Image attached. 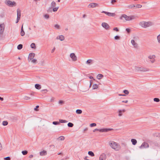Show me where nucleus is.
I'll return each instance as SVG.
<instances>
[{
  "mask_svg": "<svg viewBox=\"0 0 160 160\" xmlns=\"http://www.w3.org/2000/svg\"><path fill=\"white\" fill-rule=\"evenodd\" d=\"M5 29V24L4 23L0 24V34L2 35Z\"/></svg>",
  "mask_w": 160,
  "mask_h": 160,
  "instance_id": "nucleus-9",
  "label": "nucleus"
},
{
  "mask_svg": "<svg viewBox=\"0 0 160 160\" xmlns=\"http://www.w3.org/2000/svg\"><path fill=\"white\" fill-rule=\"evenodd\" d=\"M2 124L3 126H6L8 124V122L7 121H3L2 122Z\"/></svg>",
  "mask_w": 160,
  "mask_h": 160,
  "instance_id": "nucleus-34",
  "label": "nucleus"
},
{
  "mask_svg": "<svg viewBox=\"0 0 160 160\" xmlns=\"http://www.w3.org/2000/svg\"><path fill=\"white\" fill-rule=\"evenodd\" d=\"M47 154V152L45 150H43L40 152V155L41 156H43L46 155Z\"/></svg>",
  "mask_w": 160,
  "mask_h": 160,
  "instance_id": "nucleus-19",
  "label": "nucleus"
},
{
  "mask_svg": "<svg viewBox=\"0 0 160 160\" xmlns=\"http://www.w3.org/2000/svg\"><path fill=\"white\" fill-rule=\"evenodd\" d=\"M22 48V45L21 44L18 45L17 46V48L18 50H20Z\"/></svg>",
  "mask_w": 160,
  "mask_h": 160,
  "instance_id": "nucleus-31",
  "label": "nucleus"
},
{
  "mask_svg": "<svg viewBox=\"0 0 160 160\" xmlns=\"http://www.w3.org/2000/svg\"><path fill=\"white\" fill-rule=\"evenodd\" d=\"M58 8V7L54 8H53L52 10L53 12H56L57 11Z\"/></svg>",
  "mask_w": 160,
  "mask_h": 160,
  "instance_id": "nucleus-44",
  "label": "nucleus"
},
{
  "mask_svg": "<svg viewBox=\"0 0 160 160\" xmlns=\"http://www.w3.org/2000/svg\"><path fill=\"white\" fill-rule=\"evenodd\" d=\"M103 77V76L102 74H98L97 75V79L100 80V79H101Z\"/></svg>",
  "mask_w": 160,
  "mask_h": 160,
  "instance_id": "nucleus-25",
  "label": "nucleus"
},
{
  "mask_svg": "<svg viewBox=\"0 0 160 160\" xmlns=\"http://www.w3.org/2000/svg\"><path fill=\"white\" fill-rule=\"evenodd\" d=\"M88 129V128H86L85 129H84L83 131H87Z\"/></svg>",
  "mask_w": 160,
  "mask_h": 160,
  "instance_id": "nucleus-61",
  "label": "nucleus"
},
{
  "mask_svg": "<svg viewBox=\"0 0 160 160\" xmlns=\"http://www.w3.org/2000/svg\"><path fill=\"white\" fill-rule=\"evenodd\" d=\"M82 112V111L80 109H77L76 110V113L78 114H80Z\"/></svg>",
  "mask_w": 160,
  "mask_h": 160,
  "instance_id": "nucleus-29",
  "label": "nucleus"
},
{
  "mask_svg": "<svg viewBox=\"0 0 160 160\" xmlns=\"http://www.w3.org/2000/svg\"><path fill=\"white\" fill-rule=\"evenodd\" d=\"M35 87L36 88L39 90L41 88V85L38 84H36L35 85Z\"/></svg>",
  "mask_w": 160,
  "mask_h": 160,
  "instance_id": "nucleus-24",
  "label": "nucleus"
},
{
  "mask_svg": "<svg viewBox=\"0 0 160 160\" xmlns=\"http://www.w3.org/2000/svg\"><path fill=\"white\" fill-rule=\"evenodd\" d=\"M70 57L73 61H76L77 60V57L75 53H71Z\"/></svg>",
  "mask_w": 160,
  "mask_h": 160,
  "instance_id": "nucleus-12",
  "label": "nucleus"
},
{
  "mask_svg": "<svg viewBox=\"0 0 160 160\" xmlns=\"http://www.w3.org/2000/svg\"><path fill=\"white\" fill-rule=\"evenodd\" d=\"M39 107V106L37 105L36 106V108H34V110L35 111H37V108H38Z\"/></svg>",
  "mask_w": 160,
  "mask_h": 160,
  "instance_id": "nucleus-56",
  "label": "nucleus"
},
{
  "mask_svg": "<svg viewBox=\"0 0 160 160\" xmlns=\"http://www.w3.org/2000/svg\"><path fill=\"white\" fill-rule=\"evenodd\" d=\"M52 124L54 125H57L59 124L60 123L58 122L54 121L52 122Z\"/></svg>",
  "mask_w": 160,
  "mask_h": 160,
  "instance_id": "nucleus-39",
  "label": "nucleus"
},
{
  "mask_svg": "<svg viewBox=\"0 0 160 160\" xmlns=\"http://www.w3.org/2000/svg\"><path fill=\"white\" fill-rule=\"evenodd\" d=\"M0 100H1V101H3V98L0 97Z\"/></svg>",
  "mask_w": 160,
  "mask_h": 160,
  "instance_id": "nucleus-64",
  "label": "nucleus"
},
{
  "mask_svg": "<svg viewBox=\"0 0 160 160\" xmlns=\"http://www.w3.org/2000/svg\"><path fill=\"white\" fill-rule=\"evenodd\" d=\"M131 43L133 47L136 48H138V44L134 40H132Z\"/></svg>",
  "mask_w": 160,
  "mask_h": 160,
  "instance_id": "nucleus-11",
  "label": "nucleus"
},
{
  "mask_svg": "<svg viewBox=\"0 0 160 160\" xmlns=\"http://www.w3.org/2000/svg\"><path fill=\"white\" fill-rule=\"evenodd\" d=\"M114 39L117 40H118L120 39V37L118 36H116L114 38Z\"/></svg>",
  "mask_w": 160,
  "mask_h": 160,
  "instance_id": "nucleus-41",
  "label": "nucleus"
},
{
  "mask_svg": "<svg viewBox=\"0 0 160 160\" xmlns=\"http://www.w3.org/2000/svg\"><path fill=\"white\" fill-rule=\"evenodd\" d=\"M135 71L136 72H148L150 71V69L147 68L143 67H138L135 66L134 67Z\"/></svg>",
  "mask_w": 160,
  "mask_h": 160,
  "instance_id": "nucleus-3",
  "label": "nucleus"
},
{
  "mask_svg": "<svg viewBox=\"0 0 160 160\" xmlns=\"http://www.w3.org/2000/svg\"><path fill=\"white\" fill-rule=\"evenodd\" d=\"M44 17L46 19H48L49 18V16L48 14H46L44 16Z\"/></svg>",
  "mask_w": 160,
  "mask_h": 160,
  "instance_id": "nucleus-40",
  "label": "nucleus"
},
{
  "mask_svg": "<svg viewBox=\"0 0 160 160\" xmlns=\"http://www.w3.org/2000/svg\"><path fill=\"white\" fill-rule=\"evenodd\" d=\"M96 126V124L95 123H92L90 125V127H93L95 126Z\"/></svg>",
  "mask_w": 160,
  "mask_h": 160,
  "instance_id": "nucleus-43",
  "label": "nucleus"
},
{
  "mask_svg": "<svg viewBox=\"0 0 160 160\" xmlns=\"http://www.w3.org/2000/svg\"><path fill=\"white\" fill-rule=\"evenodd\" d=\"M28 151H22V153L23 155H26L28 153Z\"/></svg>",
  "mask_w": 160,
  "mask_h": 160,
  "instance_id": "nucleus-37",
  "label": "nucleus"
},
{
  "mask_svg": "<svg viewBox=\"0 0 160 160\" xmlns=\"http://www.w3.org/2000/svg\"><path fill=\"white\" fill-rule=\"evenodd\" d=\"M20 17H17V21L16 22V23H18V22H19V21L20 20Z\"/></svg>",
  "mask_w": 160,
  "mask_h": 160,
  "instance_id": "nucleus-48",
  "label": "nucleus"
},
{
  "mask_svg": "<svg viewBox=\"0 0 160 160\" xmlns=\"http://www.w3.org/2000/svg\"><path fill=\"white\" fill-rule=\"evenodd\" d=\"M138 18V17L135 15L128 16L126 14H123L120 17V19L122 20H125L126 21H129L134 19Z\"/></svg>",
  "mask_w": 160,
  "mask_h": 160,
  "instance_id": "nucleus-1",
  "label": "nucleus"
},
{
  "mask_svg": "<svg viewBox=\"0 0 160 160\" xmlns=\"http://www.w3.org/2000/svg\"><path fill=\"white\" fill-rule=\"evenodd\" d=\"M125 111V109H123V110H119L118 111L119 114H118V116H122V112H124Z\"/></svg>",
  "mask_w": 160,
  "mask_h": 160,
  "instance_id": "nucleus-21",
  "label": "nucleus"
},
{
  "mask_svg": "<svg viewBox=\"0 0 160 160\" xmlns=\"http://www.w3.org/2000/svg\"><path fill=\"white\" fill-rule=\"evenodd\" d=\"M17 17H21V11L19 9H18L17 10Z\"/></svg>",
  "mask_w": 160,
  "mask_h": 160,
  "instance_id": "nucleus-23",
  "label": "nucleus"
},
{
  "mask_svg": "<svg viewBox=\"0 0 160 160\" xmlns=\"http://www.w3.org/2000/svg\"><path fill=\"white\" fill-rule=\"evenodd\" d=\"M88 154L92 157H93L94 156V154L93 152L91 151H89L88 153Z\"/></svg>",
  "mask_w": 160,
  "mask_h": 160,
  "instance_id": "nucleus-26",
  "label": "nucleus"
},
{
  "mask_svg": "<svg viewBox=\"0 0 160 160\" xmlns=\"http://www.w3.org/2000/svg\"><path fill=\"white\" fill-rule=\"evenodd\" d=\"M157 39L158 43H160V34L157 36Z\"/></svg>",
  "mask_w": 160,
  "mask_h": 160,
  "instance_id": "nucleus-35",
  "label": "nucleus"
},
{
  "mask_svg": "<svg viewBox=\"0 0 160 160\" xmlns=\"http://www.w3.org/2000/svg\"><path fill=\"white\" fill-rule=\"evenodd\" d=\"M109 144L112 149L116 150H118L120 149V147L119 145L117 143L115 142L114 141H112L109 142Z\"/></svg>",
  "mask_w": 160,
  "mask_h": 160,
  "instance_id": "nucleus-2",
  "label": "nucleus"
},
{
  "mask_svg": "<svg viewBox=\"0 0 160 160\" xmlns=\"http://www.w3.org/2000/svg\"><path fill=\"white\" fill-rule=\"evenodd\" d=\"M57 39H60L61 41H62L64 39V37L63 35H60L59 37H57L56 38Z\"/></svg>",
  "mask_w": 160,
  "mask_h": 160,
  "instance_id": "nucleus-20",
  "label": "nucleus"
},
{
  "mask_svg": "<svg viewBox=\"0 0 160 160\" xmlns=\"http://www.w3.org/2000/svg\"><path fill=\"white\" fill-rule=\"evenodd\" d=\"M68 122L66 120H62V119H59V123H65L67 122Z\"/></svg>",
  "mask_w": 160,
  "mask_h": 160,
  "instance_id": "nucleus-33",
  "label": "nucleus"
},
{
  "mask_svg": "<svg viewBox=\"0 0 160 160\" xmlns=\"http://www.w3.org/2000/svg\"><path fill=\"white\" fill-rule=\"evenodd\" d=\"M102 13H105V14L108 15L109 16L113 17L115 15V14L114 13H111L109 12H108L106 11H103L102 12Z\"/></svg>",
  "mask_w": 160,
  "mask_h": 160,
  "instance_id": "nucleus-14",
  "label": "nucleus"
},
{
  "mask_svg": "<svg viewBox=\"0 0 160 160\" xmlns=\"http://www.w3.org/2000/svg\"><path fill=\"white\" fill-rule=\"evenodd\" d=\"M98 88V85L97 84H94L92 86V89H97Z\"/></svg>",
  "mask_w": 160,
  "mask_h": 160,
  "instance_id": "nucleus-27",
  "label": "nucleus"
},
{
  "mask_svg": "<svg viewBox=\"0 0 160 160\" xmlns=\"http://www.w3.org/2000/svg\"><path fill=\"white\" fill-rule=\"evenodd\" d=\"M106 158V155L104 153H102L100 155L99 160H105Z\"/></svg>",
  "mask_w": 160,
  "mask_h": 160,
  "instance_id": "nucleus-16",
  "label": "nucleus"
},
{
  "mask_svg": "<svg viewBox=\"0 0 160 160\" xmlns=\"http://www.w3.org/2000/svg\"><path fill=\"white\" fill-rule=\"evenodd\" d=\"M112 129V128H102L101 129L96 128L93 130V132H95L96 131H99L101 132H106L110 131Z\"/></svg>",
  "mask_w": 160,
  "mask_h": 160,
  "instance_id": "nucleus-7",
  "label": "nucleus"
},
{
  "mask_svg": "<svg viewBox=\"0 0 160 160\" xmlns=\"http://www.w3.org/2000/svg\"><path fill=\"white\" fill-rule=\"evenodd\" d=\"M149 147V145L148 143L144 142L142 143L141 146L139 147V148L141 149L148 148Z\"/></svg>",
  "mask_w": 160,
  "mask_h": 160,
  "instance_id": "nucleus-10",
  "label": "nucleus"
},
{
  "mask_svg": "<svg viewBox=\"0 0 160 160\" xmlns=\"http://www.w3.org/2000/svg\"><path fill=\"white\" fill-rule=\"evenodd\" d=\"M20 34H21V36H23L24 35L25 33L23 31V32H21Z\"/></svg>",
  "mask_w": 160,
  "mask_h": 160,
  "instance_id": "nucleus-49",
  "label": "nucleus"
},
{
  "mask_svg": "<svg viewBox=\"0 0 160 160\" xmlns=\"http://www.w3.org/2000/svg\"><path fill=\"white\" fill-rule=\"evenodd\" d=\"M33 157V155H32L31 154L29 156V157L30 158H32Z\"/></svg>",
  "mask_w": 160,
  "mask_h": 160,
  "instance_id": "nucleus-63",
  "label": "nucleus"
},
{
  "mask_svg": "<svg viewBox=\"0 0 160 160\" xmlns=\"http://www.w3.org/2000/svg\"><path fill=\"white\" fill-rule=\"evenodd\" d=\"M5 2L6 5L10 7L15 6L16 5L15 2L14 1L12 2L9 0H6Z\"/></svg>",
  "mask_w": 160,
  "mask_h": 160,
  "instance_id": "nucleus-6",
  "label": "nucleus"
},
{
  "mask_svg": "<svg viewBox=\"0 0 160 160\" xmlns=\"http://www.w3.org/2000/svg\"><path fill=\"white\" fill-rule=\"evenodd\" d=\"M73 124L71 122H69L68 124V126L69 127H73Z\"/></svg>",
  "mask_w": 160,
  "mask_h": 160,
  "instance_id": "nucleus-32",
  "label": "nucleus"
},
{
  "mask_svg": "<svg viewBox=\"0 0 160 160\" xmlns=\"http://www.w3.org/2000/svg\"><path fill=\"white\" fill-rule=\"evenodd\" d=\"M31 62L33 63H36L37 62V61L36 59H32Z\"/></svg>",
  "mask_w": 160,
  "mask_h": 160,
  "instance_id": "nucleus-38",
  "label": "nucleus"
},
{
  "mask_svg": "<svg viewBox=\"0 0 160 160\" xmlns=\"http://www.w3.org/2000/svg\"><path fill=\"white\" fill-rule=\"evenodd\" d=\"M23 31H23V25H22V28H21V32H23Z\"/></svg>",
  "mask_w": 160,
  "mask_h": 160,
  "instance_id": "nucleus-59",
  "label": "nucleus"
},
{
  "mask_svg": "<svg viewBox=\"0 0 160 160\" xmlns=\"http://www.w3.org/2000/svg\"><path fill=\"white\" fill-rule=\"evenodd\" d=\"M58 139H59L60 140L62 141L64 140L65 138L63 136H61L59 137Z\"/></svg>",
  "mask_w": 160,
  "mask_h": 160,
  "instance_id": "nucleus-36",
  "label": "nucleus"
},
{
  "mask_svg": "<svg viewBox=\"0 0 160 160\" xmlns=\"http://www.w3.org/2000/svg\"><path fill=\"white\" fill-rule=\"evenodd\" d=\"M119 96H125V95L124 94H119Z\"/></svg>",
  "mask_w": 160,
  "mask_h": 160,
  "instance_id": "nucleus-62",
  "label": "nucleus"
},
{
  "mask_svg": "<svg viewBox=\"0 0 160 160\" xmlns=\"http://www.w3.org/2000/svg\"><path fill=\"white\" fill-rule=\"evenodd\" d=\"M48 12H52V8L49 7L48 10Z\"/></svg>",
  "mask_w": 160,
  "mask_h": 160,
  "instance_id": "nucleus-50",
  "label": "nucleus"
},
{
  "mask_svg": "<svg viewBox=\"0 0 160 160\" xmlns=\"http://www.w3.org/2000/svg\"><path fill=\"white\" fill-rule=\"evenodd\" d=\"M116 2H117V1L116 0H112L111 2V3L112 4H113Z\"/></svg>",
  "mask_w": 160,
  "mask_h": 160,
  "instance_id": "nucleus-51",
  "label": "nucleus"
},
{
  "mask_svg": "<svg viewBox=\"0 0 160 160\" xmlns=\"http://www.w3.org/2000/svg\"><path fill=\"white\" fill-rule=\"evenodd\" d=\"M56 5V2L54 1H52L51 3V6L52 8L55 7Z\"/></svg>",
  "mask_w": 160,
  "mask_h": 160,
  "instance_id": "nucleus-28",
  "label": "nucleus"
},
{
  "mask_svg": "<svg viewBox=\"0 0 160 160\" xmlns=\"http://www.w3.org/2000/svg\"><path fill=\"white\" fill-rule=\"evenodd\" d=\"M55 49V48L54 47L53 49L52 50V53L54 51Z\"/></svg>",
  "mask_w": 160,
  "mask_h": 160,
  "instance_id": "nucleus-58",
  "label": "nucleus"
},
{
  "mask_svg": "<svg viewBox=\"0 0 160 160\" xmlns=\"http://www.w3.org/2000/svg\"><path fill=\"white\" fill-rule=\"evenodd\" d=\"M35 55V54L33 53H31L29 54L28 59L31 60L33 59Z\"/></svg>",
  "mask_w": 160,
  "mask_h": 160,
  "instance_id": "nucleus-17",
  "label": "nucleus"
},
{
  "mask_svg": "<svg viewBox=\"0 0 160 160\" xmlns=\"http://www.w3.org/2000/svg\"><path fill=\"white\" fill-rule=\"evenodd\" d=\"M123 92L126 94H128L129 93V92L127 90H124L123 91Z\"/></svg>",
  "mask_w": 160,
  "mask_h": 160,
  "instance_id": "nucleus-46",
  "label": "nucleus"
},
{
  "mask_svg": "<svg viewBox=\"0 0 160 160\" xmlns=\"http://www.w3.org/2000/svg\"><path fill=\"white\" fill-rule=\"evenodd\" d=\"M154 101L155 102H159V101H160V100L159 98H155L154 99Z\"/></svg>",
  "mask_w": 160,
  "mask_h": 160,
  "instance_id": "nucleus-42",
  "label": "nucleus"
},
{
  "mask_svg": "<svg viewBox=\"0 0 160 160\" xmlns=\"http://www.w3.org/2000/svg\"><path fill=\"white\" fill-rule=\"evenodd\" d=\"M2 149V146L1 143L0 142V151H1Z\"/></svg>",
  "mask_w": 160,
  "mask_h": 160,
  "instance_id": "nucleus-54",
  "label": "nucleus"
},
{
  "mask_svg": "<svg viewBox=\"0 0 160 160\" xmlns=\"http://www.w3.org/2000/svg\"><path fill=\"white\" fill-rule=\"evenodd\" d=\"M128 102V101L127 100H125V101H122V102H124V103H127V102Z\"/></svg>",
  "mask_w": 160,
  "mask_h": 160,
  "instance_id": "nucleus-57",
  "label": "nucleus"
},
{
  "mask_svg": "<svg viewBox=\"0 0 160 160\" xmlns=\"http://www.w3.org/2000/svg\"><path fill=\"white\" fill-rule=\"evenodd\" d=\"M131 142L132 143V144L133 145H135L137 143V141L135 139H132L131 140Z\"/></svg>",
  "mask_w": 160,
  "mask_h": 160,
  "instance_id": "nucleus-22",
  "label": "nucleus"
},
{
  "mask_svg": "<svg viewBox=\"0 0 160 160\" xmlns=\"http://www.w3.org/2000/svg\"><path fill=\"white\" fill-rule=\"evenodd\" d=\"M126 31L128 33H129L130 31V29L129 28H126Z\"/></svg>",
  "mask_w": 160,
  "mask_h": 160,
  "instance_id": "nucleus-55",
  "label": "nucleus"
},
{
  "mask_svg": "<svg viewBox=\"0 0 160 160\" xmlns=\"http://www.w3.org/2000/svg\"><path fill=\"white\" fill-rule=\"evenodd\" d=\"M24 99L26 100H28L30 98L28 96H25L24 98Z\"/></svg>",
  "mask_w": 160,
  "mask_h": 160,
  "instance_id": "nucleus-47",
  "label": "nucleus"
},
{
  "mask_svg": "<svg viewBox=\"0 0 160 160\" xmlns=\"http://www.w3.org/2000/svg\"><path fill=\"white\" fill-rule=\"evenodd\" d=\"M31 47L32 48H36V47L35 44L33 43H32L31 45Z\"/></svg>",
  "mask_w": 160,
  "mask_h": 160,
  "instance_id": "nucleus-30",
  "label": "nucleus"
},
{
  "mask_svg": "<svg viewBox=\"0 0 160 160\" xmlns=\"http://www.w3.org/2000/svg\"><path fill=\"white\" fill-rule=\"evenodd\" d=\"M10 158L9 157H8L4 158V159L5 160H10Z\"/></svg>",
  "mask_w": 160,
  "mask_h": 160,
  "instance_id": "nucleus-52",
  "label": "nucleus"
},
{
  "mask_svg": "<svg viewBox=\"0 0 160 160\" xmlns=\"http://www.w3.org/2000/svg\"><path fill=\"white\" fill-rule=\"evenodd\" d=\"M63 102L62 101H59V103L60 104H62Z\"/></svg>",
  "mask_w": 160,
  "mask_h": 160,
  "instance_id": "nucleus-60",
  "label": "nucleus"
},
{
  "mask_svg": "<svg viewBox=\"0 0 160 160\" xmlns=\"http://www.w3.org/2000/svg\"><path fill=\"white\" fill-rule=\"evenodd\" d=\"M139 24L143 28H147L152 26L153 25V23L150 22H146L143 21L141 22Z\"/></svg>",
  "mask_w": 160,
  "mask_h": 160,
  "instance_id": "nucleus-4",
  "label": "nucleus"
},
{
  "mask_svg": "<svg viewBox=\"0 0 160 160\" xmlns=\"http://www.w3.org/2000/svg\"><path fill=\"white\" fill-rule=\"evenodd\" d=\"M142 7V5L139 4L130 5L128 6L130 8H139Z\"/></svg>",
  "mask_w": 160,
  "mask_h": 160,
  "instance_id": "nucleus-8",
  "label": "nucleus"
},
{
  "mask_svg": "<svg viewBox=\"0 0 160 160\" xmlns=\"http://www.w3.org/2000/svg\"><path fill=\"white\" fill-rule=\"evenodd\" d=\"M113 30L114 31H117V32L118 31H119L118 29L117 28H114L113 29Z\"/></svg>",
  "mask_w": 160,
  "mask_h": 160,
  "instance_id": "nucleus-53",
  "label": "nucleus"
},
{
  "mask_svg": "<svg viewBox=\"0 0 160 160\" xmlns=\"http://www.w3.org/2000/svg\"><path fill=\"white\" fill-rule=\"evenodd\" d=\"M98 6V4L95 3H90L88 6L89 8H94Z\"/></svg>",
  "mask_w": 160,
  "mask_h": 160,
  "instance_id": "nucleus-15",
  "label": "nucleus"
},
{
  "mask_svg": "<svg viewBox=\"0 0 160 160\" xmlns=\"http://www.w3.org/2000/svg\"><path fill=\"white\" fill-rule=\"evenodd\" d=\"M155 58L156 56L154 55H149L148 57V60L147 61L151 63H153L156 61Z\"/></svg>",
  "mask_w": 160,
  "mask_h": 160,
  "instance_id": "nucleus-5",
  "label": "nucleus"
},
{
  "mask_svg": "<svg viewBox=\"0 0 160 160\" xmlns=\"http://www.w3.org/2000/svg\"><path fill=\"white\" fill-rule=\"evenodd\" d=\"M93 63V60L91 59H89L86 62V64L88 65H90L92 64Z\"/></svg>",
  "mask_w": 160,
  "mask_h": 160,
  "instance_id": "nucleus-18",
  "label": "nucleus"
},
{
  "mask_svg": "<svg viewBox=\"0 0 160 160\" xmlns=\"http://www.w3.org/2000/svg\"><path fill=\"white\" fill-rule=\"evenodd\" d=\"M102 26L103 27L107 30H108L109 29V26L108 23L106 22H102Z\"/></svg>",
  "mask_w": 160,
  "mask_h": 160,
  "instance_id": "nucleus-13",
  "label": "nucleus"
},
{
  "mask_svg": "<svg viewBox=\"0 0 160 160\" xmlns=\"http://www.w3.org/2000/svg\"><path fill=\"white\" fill-rule=\"evenodd\" d=\"M54 27L56 28L57 29H59L60 26L58 24H56V25H55Z\"/></svg>",
  "mask_w": 160,
  "mask_h": 160,
  "instance_id": "nucleus-45",
  "label": "nucleus"
}]
</instances>
